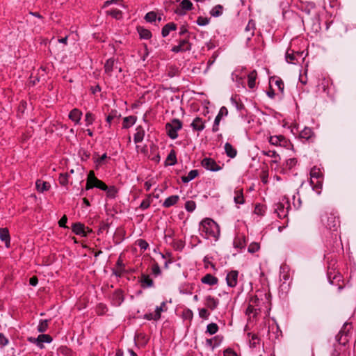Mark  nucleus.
Returning <instances> with one entry per match:
<instances>
[{
  "mask_svg": "<svg viewBox=\"0 0 356 356\" xmlns=\"http://www.w3.org/2000/svg\"><path fill=\"white\" fill-rule=\"evenodd\" d=\"M177 29L176 24L171 22L165 24L161 31V35L163 38L167 37L171 31H175Z\"/></svg>",
  "mask_w": 356,
  "mask_h": 356,
  "instance_id": "obj_18",
  "label": "nucleus"
},
{
  "mask_svg": "<svg viewBox=\"0 0 356 356\" xmlns=\"http://www.w3.org/2000/svg\"><path fill=\"white\" fill-rule=\"evenodd\" d=\"M196 208V204L194 201H187L185 204V209L188 212H193Z\"/></svg>",
  "mask_w": 356,
  "mask_h": 356,
  "instance_id": "obj_50",
  "label": "nucleus"
},
{
  "mask_svg": "<svg viewBox=\"0 0 356 356\" xmlns=\"http://www.w3.org/2000/svg\"><path fill=\"white\" fill-rule=\"evenodd\" d=\"M346 325L343 326V327L339 331V332L336 336V340L340 343L343 345H346V343L348 341V331H346Z\"/></svg>",
  "mask_w": 356,
  "mask_h": 356,
  "instance_id": "obj_10",
  "label": "nucleus"
},
{
  "mask_svg": "<svg viewBox=\"0 0 356 356\" xmlns=\"http://www.w3.org/2000/svg\"><path fill=\"white\" fill-rule=\"evenodd\" d=\"M296 60V56L293 53H290L288 50L286 53V60L289 63H293Z\"/></svg>",
  "mask_w": 356,
  "mask_h": 356,
  "instance_id": "obj_52",
  "label": "nucleus"
},
{
  "mask_svg": "<svg viewBox=\"0 0 356 356\" xmlns=\"http://www.w3.org/2000/svg\"><path fill=\"white\" fill-rule=\"evenodd\" d=\"M259 298L256 296H252L250 298L249 304L250 305H253L256 307H258V302H259Z\"/></svg>",
  "mask_w": 356,
  "mask_h": 356,
  "instance_id": "obj_61",
  "label": "nucleus"
},
{
  "mask_svg": "<svg viewBox=\"0 0 356 356\" xmlns=\"http://www.w3.org/2000/svg\"><path fill=\"white\" fill-rule=\"evenodd\" d=\"M8 343V340L4 336L3 333L0 332V344L2 346H6Z\"/></svg>",
  "mask_w": 356,
  "mask_h": 356,
  "instance_id": "obj_62",
  "label": "nucleus"
},
{
  "mask_svg": "<svg viewBox=\"0 0 356 356\" xmlns=\"http://www.w3.org/2000/svg\"><path fill=\"white\" fill-rule=\"evenodd\" d=\"M115 60L113 58L108 59L104 65L105 72L108 75H111V72L113 70Z\"/></svg>",
  "mask_w": 356,
  "mask_h": 356,
  "instance_id": "obj_32",
  "label": "nucleus"
},
{
  "mask_svg": "<svg viewBox=\"0 0 356 356\" xmlns=\"http://www.w3.org/2000/svg\"><path fill=\"white\" fill-rule=\"evenodd\" d=\"M254 29H255V23H254V22L252 19H250L248 22V24H247V26H246V27L245 29V32H247V33L250 32V33L248 34V36H247V38L248 40L250 39L251 36L254 35Z\"/></svg>",
  "mask_w": 356,
  "mask_h": 356,
  "instance_id": "obj_24",
  "label": "nucleus"
},
{
  "mask_svg": "<svg viewBox=\"0 0 356 356\" xmlns=\"http://www.w3.org/2000/svg\"><path fill=\"white\" fill-rule=\"evenodd\" d=\"M120 114H118L116 110H112L108 115L106 117V122L108 124H111L113 120L115 119H119L120 118Z\"/></svg>",
  "mask_w": 356,
  "mask_h": 356,
  "instance_id": "obj_37",
  "label": "nucleus"
},
{
  "mask_svg": "<svg viewBox=\"0 0 356 356\" xmlns=\"http://www.w3.org/2000/svg\"><path fill=\"white\" fill-rule=\"evenodd\" d=\"M238 272L237 270H231L226 276L227 284L229 287H235L238 282Z\"/></svg>",
  "mask_w": 356,
  "mask_h": 356,
  "instance_id": "obj_8",
  "label": "nucleus"
},
{
  "mask_svg": "<svg viewBox=\"0 0 356 356\" xmlns=\"http://www.w3.org/2000/svg\"><path fill=\"white\" fill-rule=\"evenodd\" d=\"M297 164V159L295 158H291L286 161V166L289 169H291Z\"/></svg>",
  "mask_w": 356,
  "mask_h": 356,
  "instance_id": "obj_54",
  "label": "nucleus"
},
{
  "mask_svg": "<svg viewBox=\"0 0 356 356\" xmlns=\"http://www.w3.org/2000/svg\"><path fill=\"white\" fill-rule=\"evenodd\" d=\"M191 49V44L187 39L181 40L178 45L174 46L171 51L174 53L185 52L190 51Z\"/></svg>",
  "mask_w": 356,
  "mask_h": 356,
  "instance_id": "obj_5",
  "label": "nucleus"
},
{
  "mask_svg": "<svg viewBox=\"0 0 356 356\" xmlns=\"http://www.w3.org/2000/svg\"><path fill=\"white\" fill-rule=\"evenodd\" d=\"M202 165L207 170L216 172L221 169V167H220L216 162L211 158H204L202 161Z\"/></svg>",
  "mask_w": 356,
  "mask_h": 356,
  "instance_id": "obj_6",
  "label": "nucleus"
},
{
  "mask_svg": "<svg viewBox=\"0 0 356 356\" xmlns=\"http://www.w3.org/2000/svg\"><path fill=\"white\" fill-rule=\"evenodd\" d=\"M198 175V171L197 170H191L187 176H183L181 180L184 183H188L195 179Z\"/></svg>",
  "mask_w": 356,
  "mask_h": 356,
  "instance_id": "obj_28",
  "label": "nucleus"
},
{
  "mask_svg": "<svg viewBox=\"0 0 356 356\" xmlns=\"http://www.w3.org/2000/svg\"><path fill=\"white\" fill-rule=\"evenodd\" d=\"M35 186H36V189L38 192L43 193L49 189L50 184L47 181H43L41 179H38L35 182Z\"/></svg>",
  "mask_w": 356,
  "mask_h": 356,
  "instance_id": "obj_14",
  "label": "nucleus"
},
{
  "mask_svg": "<svg viewBox=\"0 0 356 356\" xmlns=\"http://www.w3.org/2000/svg\"><path fill=\"white\" fill-rule=\"evenodd\" d=\"M152 202L151 195H149L147 197L142 201V202L140 204V209L142 210L147 209L149 207Z\"/></svg>",
  "mask_w": 356,
  "mask_h": 356,
  "instance_id": "obj_43",
  "label": "nucleus"
},
{
  "mask_svg": "<svg viewBox=\"0 0 356 356\" xmlns=\"http://www.w3.org/2000/svg\"><path fill=\"white\" fill-rule=\"evenodd\" d=\"M314 133L311 128L309 127H305L300 132V137L302 138H305L306 140H308L312 138Z\"/></svg>",
  "mask_w": 356,
  "mask_h": 356,
  "instance_id": "obj_29",
  "label": "nucleus"
},
{
  "mask_svg": "<svg viewBox=\"0 0 356 356\" xmlns=\"http://www.w3.org/2000/svg\"><path fill=\"white\" fill-rule=\"evenodd\" d=\"M248 337H250L249 339L250 341V347L252 348H257V345L259 344V338L255 334L248 333Z\"/></svg>",
  "mask_w": 356,
  "mask_h": 356,
  "instance_id": "obj_25",
  "label": "nucleus"
},
{
  "mask_svg": "<svg viewBox=\"0 0 356 356\" xmlns=\"http://www.w3.org/2000/svg\"><path fill=\"white\" fill-rule=\"evenodd\" d=\"M138 245L141 250H146L149 246L147 242L143 239L138 240Z\"/></svg>",
  "mask_w": 356,
  "mask_h": 356,
  "instance_id": "obj_58",
  "label": "nucleus"
},
{
  "mask_svg": "<svg viewBox=\"0 0 356 356\" xmlns=\"http://www.w3.org/2000/svg\"><path fill=\"white\" fill-rule=\"evenodd\" d=\"M222 6H220V5H217L215 7H213L211 12H210V14L213 16V17H219L222 15Z\"/></svg>",
  "mask_w": 356,
  "mask_h": 356,
  "instance_id": "obj_38",
  "label": "nucleus"
},
{
  "mask_svg": "<svg viewBox=\"0 0 356 356\" xmlns=\"http://www.w3.org/2000/svg\"><path fill=\"white\" fill-rule=\"evenodd\" d=\"M92 179H93V184H94L93 186H94V187L99 188V189H101L102 191H104V190L107 189V186L102 181L98 179L95 177L94 172H93Z\"/></svg>",
  "mask_w": 356,
  "mask_h": 356,
  "instance_id": "obj_31",
  "label": "nucleus"
},
{
  "mask_svg": "<svg viewBox=\"0 0 356 356\" xmlns=\"http://www.w3.org/2000/svg\"><path fill=\"white\" fill-rule=\"evenodd\" d=\"M59 183L63 186L67 185V184L68 183V175L60 174L59 177Z\"/></svg>",
  "mask_w": 356,
  "mask_h": 356,
  "instance_id": "obj_55",
  "label": "nucleus"
},
{
  "mask_svg": "<svg viewBox=\"0 0 356 356\" xmlns=\"http://www.w3.org/2000/svg\"><path fill=\"white\" fill-rule=\"evenodd\" d=\"M218 330V327L216 323H209L207 327V332L210 334H216Z\"/></svg>",
  "mask_w": 356,
  "mask_h": 356,
  "instance_id": "obj_44",
  "label": "nucleus"
},
{
  "mask_svg": "<svg viewBox=\"0 0 356 356\" xmlns=\"http://www.w3.org/2000/svg\"><path fill=\"white\" fill-rule=\"evenodd\" d=\"M263 154L273 159L272 162L278 163L280 159L279 154L274 150L264 151Z\"/></svg>",
  "mask_w": 356,
  "mask_h": 356,
  "instance_id": "obj_34",
  "label": "nucleus"
},
{
  "mask_svg": "<svg viewBox=\"0 0 356 356\" xmlns=\"http://www.w3.org/2000/svg\"><path fill=\"white\" fill-rule=\"evenodd\" d=\"M209 315V314L208 313L207 309L202 308L201 309H200V311H199V316L201 318H207Z\"/></svg>",
  "mask_w": 356,
  "mask_h": 356,
  "instance_id": "obj_60",
  "label": "nucleus"
},
{
  "mask_svg": "<svg viewBox=\"0 0 356 356\" xmlns=\"http://www.w3.org/2000/svg\"><path fill=\"white\" fill-rule=\"evenodd\" d=\"M310 184H314V179H322L323 175L319 168L314 167L310 171Z\"/></svg>",
  "mask_w": 356,
  "mask_h": 356,
  "instance_id": "obj_19",
  "label": "nucleus"
},
{
  "mask_svg": "<svg viewBox=\"0 0 356 356\" xmlns=\"http://www.w3.org/2000/svg\"><path fill=\"white\" fill-rule=\"evenodd\" d=\"M228 114V111L226 107L222 106L220 108L218 115H216L212 127L213 132H217L219 130V124L222 116H226Z\"/></svg>",
  "mask_w": 356,
  "mask_h": 356,
  "instance_id": "obj_7",
  "label": "nucleus"
},
{
  "mask_svg": "<svg viewBox=\"0 0 356 356\" xmlns=\"http://www.w3.org/2000/svg\"><path fill=\"white\" fill-rule=\"evenodd\" d=\"M106 192V195L109 198H115L118 194V189L115 186H107V189L104 190Z\"/></svg>",
  "mask_w": 356,
  "mask_h": 356,
  "instance_id": "obj_35",
  "label": "nucleus"
},
{
  "mask_svg": "<svg viewBox=\"0 0 356 356\" xmlns=\"http://www.w3.org/2000/svg\"><path fill=\"white\" fill-rule=\"evenodd\" d=\"M145 134L144 128L142 126H138L136 129V133L134 136V141L135 143H141Z\"/></svg>",
  "mask_w": 356,
  "mask_h": 356,
  "instance_id": "obj_12",
  "label": "nucleus"
},
{
  "mask_svg": "<svg viewBox=\"0 0 356 356\" xmlns=\"http://www.w3.org/2000/svg\"><path fill=\"white\" fill-rule=\"evenodd\" d=\"M92 176H93V171H90L89 174L88 175L87 182H86V190H87V191L94 188Z\"/></svg>",
  "mask_w": 356,
  "mask_h": 356,
  "instance_id": "obj_42",
  "label": "nucleus"
},
{
  "mask_svg": "<svg viewBox=\"0 0 356 356\" xmlns=\"http://www.w3.org/2000/svg\"><path fill=\"white\" fill-rule=\"evenodd\" d=\"M177 163L176 153L174 150H171L167 156L165 164L167 165H173Z\"/></svg>",
  "mask_w": 356,
  "mask_h": 356,
  "instance_id": "obj_30",
  "label": "nucleus"
},
{
  "mask_svg": "<svg viewBox=\"0 0 356 356\" xmlns=\"http://www.w3.org/2000/svg\"><path fill=\"white\" fill-rule=\"evenodd\" d=\"M225 151L227 156L234 158L237 154L236 149L229 143L225 144Z\"/></svg>",
  "mask_w": 356,
  "mask_h": 356,
  "instance_id": "obj_22",
  "label": "nucleus"
},
{
  "mask_svg": "<svg viewBox=\"0 0 356 356\" xmlns=\"http://www.w3.org/2000/svg\"><path fill=\"white\" fill-rule=\"evenodd\" d=\"M259 249V245L257 243H253L248 247V252L251 253L256 252Z\"/></svg>",
  "mask_w": 356,
  "mask_h": 356,
  "instance_id": "obj_57",
  "label": "nucleus"
},
{
  "mask_svg": "<svg viewBox=\"0 0 356 356\" xmlns=\"http://www.w3.org/2000/svg\"><path fill=\"white\" fill-rule=\"evenodd\" d=\"M95 120L94 115L90 113H87L85 116V121L87 125L92 124Z\"/></svg>",
  "mask_w": 356,
  "mask_h": 356,
  "instance_id": "obj_56",
  "label": "nucleus"
},
{
  "mask_svg": "<svg viewBox=\"0 0 356 356\" xmlns=\"http://www.w3.org/2000/svg\"><path fill=\"white\" fill-rule=\"evenodd\" d=\"M106 14L112 16L115 19H120L122 17V13L121 10L118 9H113L106 11Z\"/></svg>",
  "mask_w": 356,
  "mask_h": 356,
  "instance_id": "obj_40",
  "label": "nucleus"
},
{
  "mask_svg": "<svg viewBox=\"0 0 356 356\" xmlns=\"http://www.w3.org/2000/svg\"><path fill=\"white\" fill-rule=\"evenodd\" d=\"M67 222V218L66 216H63L59 220L58 224L61 227H66L65 224Z\"/></svg>",
  "mask_w": 356,
  "mask_h": 356,
  "instance_id": "obj_63",
  "label": "nucleus"
},
{
  "mask_svg": "<svg viewBox=\"0 0 356 356\" xmlns=\"http://www.w3.org/2000/svg\"><path fill=\"white\" fill-rule=\"evenodd\" d=\"M224 356H237L236 353L230 348L224 351Z\"/></svg>",
  "mask_w": 356,
  "mask_h": 356,
  "instance_id": "obj_64",
  "label": "nucleus"
},
{
  "mask_svg": "<svg viewBox=\"0 0 356 356\" xmlns=\"http://www.w3.org/2000/svg\"><path fill=\"white\" fill-rule=\"evenodd\" d=\"M182 128V122L178 119H173L165 124L168 136L172 140L178 137L177 131Z\"/></svg>",
  "mask_w": 356,
  "mask_h": 356,
  "instance_id": "obj_3",
  "label": "nucleus"
},
{
  "mask_svg": "<svg viewBox=\"0 0 356 356\" xmlns=\"http://www.w3.org/2000/svg\"><path fill=\"white\" fill-rule=\"evenodd\" d=\"M29 341L37 345L40 348L44 347L43 343H49L52 341V337L49 334H40L37 338H30Z\"/></svg>",
  "mask_w": 356,
  "mask_h": 356,
  "instance_id": "obj_4",
  "label": "nucleus"
},
{
  "mask_svg": "<svg viewBox=\"0 0 356 356\" xmlns=\"http://www.w3.org/2000/svg\"><path fill=\"white\" fill-rule=\"evenodd\" d=\"M234 200L236 204H243L244 198H243L242 190L236 191V195L234 197Z\"/></svg>",
  "mask_w": 356,
  "mask_h": 356,
  "instance_id": "obj_39",
  "label": "nucleus"
},
{
  "mask_svg": "<svg viewBox=\"0 0 356 356\" xmlns=\"http://www.w3.org/2000/svg\"><path fill=\"white\" fill-rule=\"evenodd\" d=\"M146 22L152 23L156 20V14L155 12L151 11L147 13L145 16Z\"/></svg>",
  "mask_w": 356,
  "mask_h": 356,
  "instance_id": "obj_46",
  "label": "nucleus"
},
{
  "mask_svg": "<svg viewBox=\"0 0 356 356\" xmlns=\"http://www.w3.org/2000/svg\"><path fill=\"white\" fill-rule=\"evenodd\" d=\"M136 119H137L136 117H135L134 115H130V116L124 118L123 128L127 129V128L131 127L132 125H134L136 122Z\"/></svg>",
  "mask_w": 356,
  "mask_h": 356,
  "instance_id": "obj_23",
  "label": "nucleus"
},
{
  "mask_svg": "<svg viewBox=\"0 0 356 356\" xmlns=\"http://www.w3.org/2000/svg\"><path fill=\"white\" fill-rule=\"evenodd\" d=\"M179 200V195H171L165 200L162 206L165 208H169V207L176 204Z\"/></svg>",
  "mask_w": 356,
  "mask_h": 356,
  "instance_id": "obj_15",
  "label": "nucleus"
},
{
  "mask_svg": "<svg viewBox=\"0 0 356 356\" xmlns=\"http://www.w3.org/2000/svg\"><path fill=\"white\" fill-rule=\"evenodd\" d=\"M48 320H40L38 325L37 330L39 332L43 333L48 328Z\"/></svg>",
  "mask_w": 356,
  "mask_h": 356,
  "instance_id": "obj_36",
  "label": "nucleus"
},
{
  "mask_svg": "<svg viewBox=\"0 0 356 356\" xmlns=\"http://www.w3.org/2000/svg\"><path fill=\"white\" fill-rule=\"evenodd\" d=\"M275 85L277 86L278 89L283 92L284 88V84L282 79H278L275 81Z\"/></svg>",
  "mask_w": 356,
  "mask_h": 356,
  "instance_id": "obj_59",
  "label": "nucleus"
},
{
  "mask_svg": "<svg viewBox=\"0 0 356 356\" xmlns=\"http://www.w3.org/2000/svg\"><path fill=\"white\" fill-rule=\"evenodd\" d=\"M140 285L143 288H149L154 286V282L149 275L142 274L140 277Z\"/></svg>",
  "mask_w": 356,
  "mask_h": 356,
  "instance_id": "obj_11",
  "label": "nucleus"
},
{
  "mask_svg": "<svg viewBox=\"0 0 356 356\" xmlns=\"http://www.w3.org/2000/svg\"><path fill=\"white\" fill-rule=\"evenodd\" d=\"M152 272L154 276L161 275V271L160 267L157 263H154L152 267Z\"/></svg>",
  "mask_w": 356,
  "mask_h": 356,
  "instance_id": "obj_53",
  "label": "nucleus"
},
{
  "mask_svg": "<svg viewBox=\"0 0 356 356\" xmlns=\"http://www.w3.org/2000/svg\"><path fill=\"white\" fill-rule=\"evenodd\" d=\"M257 73L256 70L252 71L248 75V87L251 89L254 88L255 86V81L257 79Z\"/></svg>",
  "mask_w": 356,
  "mask_h": 356,
  "instance_id": "obj_27",
  "label": "nucleus"
},
{
  "mask_svg": "<svg viewBox=\"0 0 356 356\" xmlns=\"http://www.w3.org/2000/svg\"><path fill=\"white\" fill-rule=\"evenodd\" d=\"M313 187L314 190H316L318 193H320V191L318 190L321 189L323 186V180L322 179H314V184H311Z\"/></svg>",
  "mask_w": 356,
  "mask_h": 356,
  "instance_id": "obj_48",
  "label": "nucleus"
},
{
  "mask_svg": "<svg viewBox=\"0 0 356 356\" xmlns=\"http://www.w3.org/2000/svg\"><path fill=\"white\" fill-rule=\"evenodd\" d=\"M275 212L280 218H284L288 216L289 211L291 209L289 198L284 197L282 201L275 205Z\"/></svg>",
  "mask_w": 356,
  "mask_h": 356,
  "instance_id": "obj_2",
  "label": "nucleus"
},
{
  "mask_svg": "<svg viewBox=\"0 0 356 356\" xmlns=\"http://www.w3.org/2000/svg\"><path fill=\"white\" fill-rule=\"evenodd\" d=\"M81 115L82 113L79 109L74 108L70 111L69 118L76 124H79L81 120Z\"/></svg>",
  "mask_w": 356,
  "mask_h": 356,
  "instance_id": "obj_16",
  "label": "nucleus"
},
{
  "mask_svg": "<svg viewBox=\"0 0 356 356\" xmlns=\"http://www.w3.org/2000/svg\"><path fill=\"white\" fill-rule=\"evenodd\" d=\"M260 309L259 307H256L253 305H250L246 309L245 314L247 315H250L251 314H253V316H255L257 314V311H259Z\"/></svg>",
  "mask_w": 356,
  "mask_h": 356,
  "instance_id": "obj_47",
  "label": "nucleus"
},
{
  "mask_svg": "<svg viewBox=\"0 0 356 356\" xmlns=\"http://www.w3.org/2000/svg\"><path fill=\"white\" fill-rule=\"evenodd\" d=\"M0 239L4 241L7 248L10 245V236L7 228H0Z\"/></svg>",
  "mask_w": 356,
  "mask_h": 356,
  "instance_id": "obj_20",
  "label": "nucleus"
},
{
  "mask_svg": "<svg viewBox=\"0 0 356 356\" xmlns=\"http://www.w3.org/2000/svg\"><path fill=\"white\" fill-rule=\"evenodd\" d=\"M199 26H206L209 23V19L207 17H199L196 21Z\"/></svg>",
  "mask_w": 356,
  "mask_h": 356,
  "instance_id": "obj_51",
  "label": "nucleus"
},
{
  "mask_svg": "<svg viewBox=\"0 0 356 356\" xmlns=\"http://www.w3.org/2000/svg\"><path fill=\"white\" fill-rule=\"evenodd\" d=\"M202 282L210 286H213L218 283V278L213 276L211 274H207L202 278Z\"/></svg>",
  "mask_w": 356,
  "mask_h": 356,
  "instance_id": "obj_21",
  "label": "nucleus"
},
{
  "mask_svg": "<svg viewBox=\"0 0 356 356\" xmlns=\"http://www.w3.org/2000/svg\"><path fill=\"white\" fill-rule=\"evenodd\" d=\"M180 6L183 10H191L193 8V3L189 0H183Z\"/></svg>",
  "mask_w": 356,
  "mask_h": 356,
  "instance_id": "obj_49",
  "label": "nucleus"
},
{
  "mask_svg": "<svg viewBox=\"0 0 356 356\" xmlns=\"http://www.w3.org/2000/svg\"><path fill=\"white\" fill-rule=\"evenodd\" d=\"M165 302H163L160 306H157L155 309L154 320H158L161 317V312L164 311L165 307Z\"/></svg>",
  "mask_w": 356,
  "mask_h": 356,
  "instance_id": "obj_41",
  "label": "nucleus"
},
{
  "mask_svg": "<svg viewBox=\"0 0 356 356\" xmlns=\"http://www.w3.org/2000/svg\"><path fill=\"white\" fill-rule=\"evenodd\" d=\"M285 141L283 136H273L269 138V143L273 145H282V143Z\"/></svg>",
  "mask_w": 356,
  "mask_h": 356,
  "instance_id": "obj_26",
  "label": "nucleus"
},
{
  "mask_svg": "<svg viewBox=\"0 0 356 356\" xmlns=\"http://www.w3.org/2000/svg\"><path fill=\"white\" fill-rule=\"evenodd\" d=\"M72 231L76 235L86 236L85 227L82 223L76 222L72 225Z\"/></svg>",
  "mask_w": 356,
  "mask_h": 356,
  "instance_id": "obj_17",
  "label": "nucleus"
},
{
  "mask_svg": "<svg viewBox=\"0 0 356 356\" xmlns=\"http://www.w3.org/2000/svg\"><path fill=\"white\" fill-rule=\"evenodd\" d=\"M301 200L299 194L298 193L297 195H293V207L295 209H298L301 206Z\"/></svg>",
  "mask_w": 356,
  "mask_h": 356,
  "instance_id": "obj_45",
  "label": "nucleus"
},
{
  "mask_svg": "<svg viewBox=\"0 0 356 356\" xmlns=\"http://www.w3.org/2000/svg\"><path fill=\"white\" fill-rule=\"evenodd\" d=\"M199 229L201 235L206 238H213L217 241L220 236L218 225L211 218H205L202 220Z\"/></svg>",
  "mask_w": 356,
  "mask_h": 356,
  "instance_id": "obj_1",
  "label": "nucleus"
},
{
  "mask_svg": "<svg viewBox=\"0 0 356 356\" xmlns=\"http://www.w3.org/2000/svg\"><path fill=\"white\" fill-rule=\"evenodd\" d=\"M191 127L194 131H201L205 128V121L201 118L196 117L191 124Z\"/></svg>",
  "mask_w": 356,
  "mask_h": 356,
  "instance_id": "obj_9",
  "label": "nucleus"
},
{
  "mask_svg": "<svg viewBox=\"0 0 356 356\" xmlns=\"http://www.w3.org/2000/svg\"><path fill=\"white\" fill-rule=\"evenodd\" d=\"M219 304V300L211 296H207L205 298V305L210 309H215Z\"/></svg>",
  "mask_w": 356,
  "mask_h": 356,
  "instance_id": "obj_13",
  "label": "nucleus"
},
{
  "mask_svg": "<svg viewBox=\"0 0 356 356\" xmlns=\"http://www.w3.org/2000/svg\"><path fill=\"white\" fill-rule=\"evenodd\" d=\"M138 31L140 37L143 39L147 40L152 37V33L148 29L139 27L138 28Z\"/></svg>",
  "mask_w": 356,
  "mask_h": 356,
  "instance_id": "obj_33",
  "label": "nucleus"
}]
</instances>
